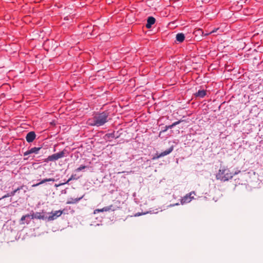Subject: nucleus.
Instances as JSON below:
<instances>
[{
	"instance_id": "4",
	"label": "nucleus",
	"mask_w": 263,
	"mask_h": 263,
	"mask_svg": "<svg viewBox=\"0 0 263 263\" xmlns=\"http://www.w3.org/2000/svg\"><path fill=\"white\" fill-rule=\"evenodd\" d=\"M64 152L62 151L59 153L54 154L51 156H49L47 159L48 161H55L64 157Z\"/></svg>"
},
{
	"instance_id": "2",
	"label": "nucleus",
	"mask_w": 263,
	"mask_h": 263,
	"mask_svg": "<svg viewBox=\"0 0 263 263\" xmlns=\"http://www.w3.org/2000/svg\"><path fill=\"white\" fill-rule=\"evenodd\" d=\"M240 171L231 172L229 168L224 166H221L217 173L216 177L217 180L222 181H227L232 179L234 175L238 174Z\"/></svg>"
},
{
	"instance_id": "20",
	"label": "nucleus",
	"mask_w": 263,
	"mask_h": 263,
	"mask_svg": "<svg viewBox=\"0 0 263 263\" xmlns=\"http://www.w3.org/2000/svg\"><path fill=\"white\" fill-rule=\"evenodd\" d=\"M180 122H181V121H176V122L173 123L172 124H171L169 126H166V129L164 131H166L167 129H168L169 128H173L175 126L178 125Z\"/></svg>"
},
{
	"instance_id": "10",
	"label": "nucleus",
	"mask_w": 263,
	"mask_h": 263,
	"mask_svg": "<svg viewBox=\"0 0 263 263\" xmlns=\"http://www.w3.org/2000/svg\"><path fill=\"white\" fill-rule=\"evenodd\" d=\"M23 189V186H21L20 187H18L17 189L14 190L13 192L8 193L7 194L3 196L2 198H0V200H2V199L5 198L6 197H9L10 196H13L15 195V194L19 190Z\"/></svg>"
},
{
	"instance_id": "16",
	"label": "nucleus",
	"mask_w": 263,
	"mask_h": 263,
	"mask_svg": "<svg viewBox=\"0 0 263 263\" xmlns=\"http://www.w3.org/2000/svg\"><path fill=\"white\" fill-rule=\"evenodd\" d=\"M31 215L30 214H26L25 215H23L20 220V224H24L25 222H24V220H26L28 218H30Z\"/></svg>"
},
{
	"instance_id": "9",
	"label": "nucleus",
	"mask_w": 263,
	"mask_h": 263,
	"mask_svg": "<svg viewBox=\"0 0 263 263\" xmlns=\"http://www.w3.org/2000/svg\"><path fill=\"white\" fill-rule=\"evenodd\" d=\"M30 218L31 219H44V216L42 215L41 213L36 212V213H33L31 215Z\"/></svg>"
},
{
	"instance_id": "26",
	"label": "nucleus",
	"mask_w": 263,
	"mask_h": 263,
	"mask_svg": "<svg viewBox=\"0 0 263 263\" xmlns=\"http://www.w3.org/2000/svg\"><path fill=\"white\" fill-rule=\"evenodd\" d=\"M141 215V213H137V214H135V216H140V215Z\"/></svg>"
},
{
	"instance_id": "25",
	"label": "nucleus",
	"mask_w": 263,
	"mask_h": 263,
	"mask_svg": "<svg viewBox=\"0 0 263 263\" xmlns=\"http://www.w3.org/2000/svg\"><path fill=\"white\" fill-rule=\"evenodd\" d=\"M210 34V32L209 33L205 32V34L203 33V36H207Z\"/></svg>"
},
{
	"instance_id": "5",
	"label": "nucleus",
	"mask_w": 263,
	"mask_h": 263,
	"mask_svg": "<svg viewBox=\"0 0 263 263\" xmlns=\"http://www.w3.org/2000/svg\"><path fill=\"white\" fill-rule=\"evenodd\" d=\"M63 213V211L61 210L51 212L50 215L48 217L49 220H53L60 217Z\"/></svg>"
},
{
	"instance_id": "6",
	"label": "nucleus",
	"mask_w": 263,
	"mask_h": 263,
	"mask_svg": "<svg viewBox=\"0 0 263 263\" xmlns=\"http://www.w3.org/2000/svg\"><path fill=\"white\" fill-rule=\"evenodd\" d=\"M36 135L34 132H30L26 137V141L29 142H32L35 138Z\"/></svg>"
},
{
	"instance_id": "14",
	"label": "nucleus",
	"mask_w": 263,
	"mask_h": 263,
	"mask_svg": "<svg viewBox=\"0 0 263 263\" xmlns=\"http://www.w3.org/2000/svg\"><path fill=\"white\" fill-rule=\"evenodd\" d=\"M75 176H76V175H72L71 176V177L68 179V180L66 182H63V183H60L59 184H55V186L58 187V186L64 185V184H65L66 183H68L71 180L76 179Z\"/></svg>"
},
{
	"instance_id": "17",
	"label": "nucleus",
	"mask_w": 263,
	"mask_h": 263,
	"mask_svg": "<svg viewBox=\"0 0 263 263\" xmlns=\"http://www.w3.org/2000/svg\"><path fill=\"white\" fill-rule=\"evenodd\" d=\"M114 210H115L113 208V205H110L108 206H105V207H104L102 209V212H108V211H114Z\"/></svg>"
},
{
	"instance_id": "19",
	"label": "nucleus",
	"mask_w": 263,
	"mask_h": 263,
	"mask_svg": "<svg viewBox=\"0 0 263 263\" xmlns=\"http://www.w3.org/2000/svg\"><path fill=\"white\" fill-rule=\"evenodd\" d=\"M41 149V147H32L31 149H30V153H31V154H32V153L37 154L38 152Z\"/></svg>"
},
{
	"instance_id": "24",
	"label": "nucleus",
	"mask_w": 263,
	"mask_h": 263,
	"mask_svg": "<svg viewBox=\"0 0 263 263\" xmlns=\"http://www.w3.org/2000/svg\"><path fill=\"white\" fill-rule=\"evenodd\" d=\"M218 29V28L214 29V30H213L212 31H211V32H210V33H211H211H213L216 32Z\"/></svg>"
},
{
	"instance_id": "11",
	"label": "nucleus",
	"mask_w": 263,
	"mask_h": 263,
	"mask_svg": "<svg viewBox=\"0 0 263 263\" xmlns=\"http://www.w3.org/2000/svg\"><path fill=\"white\" fill-rule=\"evenodd\" d=\"M55 181L54 179V178H46V179H44L43 180H42L41 182H40L39 183H37L36 184H33L32 185V187H36L37 186H39V185L40 184H43L46 182H48V181H52V182H54Z\"/></svg>"
},
{
	"instance_id": "12",
	"label": "nucleus",
	"mask_w": 263,
	"mask_h": 263,
	"mask_svg": "<svg viewBox=\"0 0 263 263\" xmlns=\"http://www.w3.org/2000/svg\"><path fill=\"white\" fill-rule=\"evenodd\" d=\"M176 39L177 41L182 43L185 39L184 34L182 33H179L176 34Z\"/></svg>"
},
{
	"instance_id": "23",
	"label": "nucleus",
	"mask_w": 263,
	"mask_h": 263,
	"mask_svg": "<svg viewBox=\"0 0 263 263\" xmlns=\"http://www.w3.org/2000/svg\"><path fill=\"white\" fill-rule=\"evenodd\" d=\"M30 154H31V153H30V149H29V150L26 151L25 153H24V156H27V155H29Z\"/></svg>"
},
{
	"instance_id": "21",
	"label": "nucleus",
	"mask_w": 263,
	"mask_h": 263,
	"mask_svg": "<svg viewBox=\"0 0 263 263\" xmlns=\"http://www.w3.org/2000/svg\"><path fill=\"white\" fill-rule=\"evenodd\" d=\"M86 168V166L85 165H81L79 167L77 168L76 169V171L77 172H80L81 171H82V170Z\"/></svg>"
},
{
	"instance_id": "15",
	"label": "nucleus",
	"mask_w": 263,
	"mask_h": 263,
	"mask_svg": "<svg viewBox=\"0 0 263 263\" xmlns=\"http://www.w3.org/2000/svg\"><path fill=\"white\" fill-rule=\"evenodd\" d=\"M83 197V196H82V197H81L80 198H74V199H72H72H71L70 200L68 201L67 202V204H74V203H76L77 202H78L79 200H80Z\"/></svg>"
},
{
	"instance_id": "18",
	"label": "nucleus",
	"mask_w": 263,
	"mask_h": 263,
	"mask_svg": "<svg viewBox=\"0 0 263 263\" xmlns=\"http://www.w3.org/2000/svg\"><path fill=\"white\" fill-rule=\"evenodd\" d=\"M194 33L195 34V36H197L198 35L203 36V31L201 29H198L196 30L194 32Z\"/></svg>"
},
{
	"instance_id": "27",
	"label": "nucleus",
	"mask_w": 263,
	"mask_h": 263,
	"mask_svg": "<svg viewBox=\"0 0 263 263\" xmlns=\"http://www.w3.org/2000/svg\"><path fill=\"white\" fill-rule=\"evenodd\" d=\"M26 222L27 224H28L29 223V221H28L27 220H26Z\"/></svg>"
},
{
	"instance_id": "28",
	"label": "nucleus",
	"mask_w": 263,
	"mask_h": 263,
	"mask_svg": "<svg viewBox=\"0 0 263 263\" xmlns=\"http://www.w3.org/2000/svg\"><path fill=\"white\" fill-rule=\"evenodd\" d=\"M175 205H179V203H176V204H175ZM174 205H175V204H173V205L172 206H174Z\"/></svg>"
},
{
	"instance_id": "7",
	"label": "nucleus",
	"mask_w": 263,
	"mask_h": 263,
	"mask_svg": "<svg viewBox=\"0 0 263 263\" xmlns=\"http://www.w3.org/2000/svg\"><path fill=\"white\" fill-rule=\"evenodd\" d=\"M174 149V146H172L168 149L161 153L159 155L157 154V158H159L162 157H164L169 154H170Z\"/></svg>"
},
{
	"instance_id": "22",
	"label": "nucleus",
	"mask_w": 263,
	"mask_h": 263,
	"mask_svg": "<svg viewBox=\"0 0 263 263\" xmlns=\"http://www.w3.org/2000/svg\"><path fill=\"white\" fill-rule=\"evenodd\" d=\"M99 212H103L102 211V209H96L95 211H94V214H96V213H99Z\"/></svg>"
},
{
	"instance_id": "3",
	"label": "nucleus",
	"mask_w": 263,
	"mask_h": 263,
	"mask_svg": "<svg viewBox=\"0 0 263 263\" xmlns=\"http://www.w3.org/2000/svg\"><path fill=\"white\" fill-rule=\"evenodd\" d=\"M196 195V193L194 191H192L189 194H187L185 196L183 197L180 201L181 204L189 203L193 199H194V195Z\"/></svg>"
},
{
	"instance_id": "8",
	"label": "nucleus",
	"mask_w": 263,
	"mask_h": 263,
	"mask_svg": "<svg viewBox=\"0 0 263 263\" xmlns=\"http://www.w3.org/2000/svg\"><path fill=\"white\" fill-rule=\"evenodd\" d=\"M155 18L152 16H149L147 18V24L146 25V27L148 29L151 28L152 25H153L155 22Z\"/></svg>"
},
{
	"instance_id": "13",
	"label": "nucleus",
	"mask_w": 263,
	"mask_h": 263,
	"mask_svg": "<svg viewBox=\"0 0 263 263\" xmlns=\"http://www.w3.org/2000/svg\"><path fill=\"white\" fill-rule=\"evenodd\" d=\"M206 95V90L204 89L199 90L198 92L195 93L197 97L203 98Z\"/></svg>"
},
{
	"instance_id": "1",
	"label": "nucleus",
	"mask_w": 263,
	"mask_h": 263,
	"mask_svg": "<svg viewBox=\"0 0 263 263\" xmlns=\"http://www.w3.org/2000/svg\"><path fill=\"white\" fill-rule=\"evenodd\" d=\"M108 112L103 111L100 114H96L92 119L88 121V124L91 126H100L103 125L108 121Z\"/></svg>"
}]
</instances>
